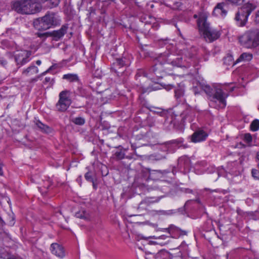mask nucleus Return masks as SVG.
<instances>
[{
  "label": "nucleus",
  "mask_w": 259,
  "mask_h": 259,
  "mask_svg": "<svg viewBox=\"0 0 259 259\" xmlns=\"http://www.w3.org/2000/svg\"><path fill=\"white\" fill-rule=\"evenodd\" d=\"M139 131H118L117 134L119 138L126 141L130 140L132 150L136 153V149L141 145L161 144L158 141V136L153 131H147L140 132Z\"/></svg>",
  "instance_id": "2"
},
{
  "label": "nucleus",
  "mask_w": 259,
  "mask_h": 259,
  "mask_svg": "<svg viewBox=\"0 0 259 259\" xmlns=\"http://www.w3.org/2000/svg\"><path fill=\"white\" fill-rule=\"evenodd\" d=\"M252 59V55L249 53H243L237 59L236 63L241 61H249Z\"/></svg>",
  "instance_id": "30"
},
{
  "label": "nucleus",
  "mask_w": 259,
  "mask_h": 259,
  "mask_svg": "<svg viewBox=\"0 0 259 259\" xmlns=\"http://www.w3.org/2000/svg\"><path fill=\"white\" fill-rule=\"evenodd\" d=\"M142 180L148 181L149 180H156V170H151L149 168H143L140 174Z\"/></svg>",
  "instance_id": "20"
},
{
  "label": "nucleus",
  "mask_w": 259,
  "mask_h": 259,
  "mask_svg": "<svg viewBox=\"0 0 259 259\" xmlns=\"http://www.w3.org/2000/svg\"><path fill=\"white\" fill-rule=\"evenodd\" d=\"M167 154L161 155L160 154H155L154 156L155 159L157 161L162 160L166 159Z\"/></svg>",
  "instance_id": "45"
},
{
  "label": "nucleus",
  "mask_w": 259,
  "mask_h": 259,
  "mask_svg": "<svg viewBox=\"0 0 259 259\" xmlns=\"http://www.w3.org/2000/svg\"><path fill=\"white\" fill-rule=\"evenodd\" d=\"M236 212H237V214L239 215H241V216H244L245 215H246V212H244L242 210H241L239 208H237Z\"/></svg>",
  "instance_id": "52"
},
{
  "label": "nucleus",
  "mask_w": 259,
  "mask_h": 259,
  "mask_svg": "<svg viewBox=\"0 0 259 259\" xmlns=\"http://www.w3.org/2000/svg\"><path fill=\"white\" fill-rule=\"evenodd\" d=\"M242 139L247 145L242 142H240L236 144V147L238 148H245L247 146H250L252 145V137L249 133H246L242 136Z\"/></svg>",
  "instance_id": "24"
},
{
  "label": "nucleus",
  "mask_w": 259,
  "mask_h": 259,
  "mask_svg": "<svg viewBox=\"0 0 259 259\" xmlns=\"http://www.w3.org/2000/svg\"><path fill=\"white\" fill-rule=\"evenodd\" d=\"M31 52L29 51L22 50L15 56V60L18 65L22 66L28 63L30 60Z\"/></svg>",
  "instance_id": "15"
},
{
  "label": "nucleus",
  "mask_w": 259,
  "mask_h": 259,
  "mask_svg": "<svg viewBox=\"0 0 259 259\" xmlns=\"http://www.w3.org/2000/svg\"><path fill=\"white\" fill-rule=\"evenodd\" d=\"M246 215L249 217L250 219L254 220H256L258 219L257 214L258 212L257 211H247L246 212Z\"/></svg>",
  "instance_id": "40"
},
{
  "label": "nucleus",
  "mask_w": 259,
  "mask_h": 259,
  "mask_svg": "<svg viewBox=\"0 0 259 259\" xmlns=\"http://www.w3.org/2000/svg\"><path fill=\"white\" fill-rule=\"evenodd\" d=\"M53 66H51L48 70H47L46 71H45L43 73V74L45 75L47 73L49 72L51 70H52L53 69Z\"/></svg>",
  "instance_id": "60"
},
{
  "label": "nucleus",
  "mask_w": 259,
  "mask_h": 259,
  "mask_svg": "<svg viewBox=\"0 0 259 259\" xmlns=\"http://www.w3.org/2000/svg\"><path fill=\"white\" fill-rule=\"evenodd\" d=\"M1 257L5 259H18L15 255L10 254L8 253H7L6 254H2Z\"/></svg>",
  "instance_id": "44"
},
{
  "label": "nucleus",
  "mask_w": 259,
  "mask_h": 259,
  "mask_svg": "<svg viewBox=\"0 0 259 259\" xmlns=\"http://www.w3.org/2000/svg\"><path fill=\"white\" fill-rule=\"evenodd\" d=\"M208 136V134L205 131H195L194 133L188 138L191 142L196 143L205 141Z\"/></svg>",
  "instance_id": "17"
},
{
  "label": "nucleus",
  "mask_w": 259,
  "mask_h": 259,
  "mask_svg": "<svg viewBox=\"0 0 259 259\" xmlns=\"http://www.w3.org/2000/svg\"><path fill=\"white\" fill-rule=\"evenodd\" d=\"M114 148L115 149L112 151V155L111 158L115 160H120L124 158L126 149L124 148L121 145H118Z\"/></svg>",
  "instance_id": "21"
},
{
  "label": "nucleus",
  "mask_w": 259,
  "mask_h": 259,
  "mask_svg": "<svg viewBox=\"0 0 259 259\" xmlns=\"http://www.w3.org/2000/svg\"><path fill=\"white\" fill-rule=\"evenodd\" d=\"M256 8L254 4L247 3L241 7L236 14L235 20L238 26H244L247 23L248 16Z\"/></svg>",
  "instance_id": "8"
},
{
  "label": "nucleus",
  "mask_w": 259,
  "mask_h": 259,
  "mask_svg": "<svg viewBox=\"0 0 259 259\" xmlns=\"http://www.w3.org/2000/svg\"><path fill=\"white\" fill-rule=\"evenodd\" d=\"M11 58H12V56L8 52H7L4 56H0V64L2 66L6 67L8 64V60Z\"/></svg>",
  "instance_id": "29"
},
{
  "label": "nucleus",
  "mask_w": 259,
  "mask_h": 259,
  "mask_svg": "<svg viewBox=\"0 0 259 259\" xmlns=\"http://www.w3.org/2000/svg\"><path fill=\"white\" fill-rule=\"evenodd\" d=\"M155 61V65L149 71L157 78H162L165 73H168V71L171 69V66L185 68L196 66L200 60L197 48L193 47L184 49L181 54L177 57L167 54H160Z\"/></svg>",
  "instance_id": "1"
},
{
  "label": "nucleus",
  "mask_w": 259,
  "mask_h": 259,
  "mask_svg": "<svg viewBox=\"0 0 259 259\" xmlns=\"http://www.w3.org/2000/svg\"><path fill=\"white\" fill-rule=\"evenodd\" d=\"M184 87L179 85V87L175 90V97L177 100H179L180 101L182 102L181 98L184 96Z\"/></svg>",
  "instance_id": "33"
},
{
  "label": "nucleus",
  "mask_w": 259,
  "mask_h": 259,
  "mask_svg": "<svg viewBox=\"0 0 259 259\" xmlns=\"http://www.w3.org/2000/svg\"><path fill=\"white\" fill-rule=\"evenodd\" d=\"M59 100L56 104V109L59 112H65L70 106L72 102L70 98V92L64 90L59 95Z\"/></svg>",
  "instance_id": "10"
},
{
  "label": "nucleus",
  "mask_w": 259,
  "mask_h": 259,
  "mask_svg": "<svg viewBox=\"0 0 259 259\" xmlns=\"http://www.w3.org/2000/svg\"><path fill=\"white\" fill-rule=\"evenodd\" d=\"M154 227H156V230L157 231H161V232H166V233H169V230H168V227L167 228H157V224H155L154 225Z\"/></svg>",
  "instance_id": "48"
},
{
  "label": "nucleus",
  "mask_w": 259,
  "mask_h": 259,
  "mask_svg": "<svg viewBox=\"0 0 259 259\" xmlns=\"http://www.w3.org/2000/svg\"><path fill=\"white\" fill-rule=\"evenodd\" d=\"M68 28V24H64L62 26L61 28L57 30H54L52 32H47L45 33H37V35L39 37H47L52 36L54 40L57 41L63 37L67 32Z\"/></svg>",
  "instance_id": "13"
},
{
  "label": "nucleus",
  "mask_w": 259,
  "mask_h": 259,
  "mask_svg": "<svg viewBox=\"0 0 259 259\" xmlns=\"http://www.w3.org/2000/svg\"><path fill=\"white\" fill-rule=\"evenodd\" d=\"M61 20L54 13H48L44 17L35 20L34 27L39 30H45L60 24Z\"/></svg>",
  "instance_id": "6"
},
{
  "label": "nucleus",
  "mask_w": 259,
  "mask_h": 259,
  "mask_svg": "<svg viewBox=\"0 0 259 259\" xmlns=\"http://www.w3.org/2000/svg\"><path fill=\"white\" fill-rule=\"evenodd\" d=\"M92 184H93V188L95 189V190H96L97 189V184H95V180L93 181V182H92Z\"/></svg>",
  "instance_id": "62"
},
{
  "label": "nucleus",
  "mask_w": 259,
  "mask_h": 259,
  "mask_svg": "<svg viewBox=\"0 0 259 259\" xmlns=\"http://www.w3.org/2000/svg\"><path fill=\"white\" fill-rule=\"evenodd\" d=\"M76 181L79 184L80 186H81V181H82V176L81 175L79 176L77 178Z\"/></svg>",
  "instance_id": "53"
},
{
  "label": "nucleus",
  "mask_w": 259,
  "mask_h": 259,
  "mask_svg": "<svg viewBox=\"0 0 259 259\" xmlns=\"http://www.w3.org/2000/svg\"><path fill=\"white\" fill-rule=\"evenodd\" d=\"M208 165V162L205 160H202L197 161L195 163V171L198 175L204 174V169Z\"/></svg>",
  "instance_id": "25"
},
{
  "label": "nucleus",
  "mask_w": 259,
  "mask_h": 259,
  "mask_svg": "<svg viewBox=\"0 0 259 259\" xmlns=\"http://www.w3.org/2000/svg\"><path fill=\"white\" fill-rule=\"evenodd\" d=\"M52 185V182L50 180H48L45 183L44 187L46 188L47 190L51 189V187Z\"/></svg>",
  "instance_id": "50"
},
{
  "label": "nucleus",
  "mask_w": 259,
  "mask_h": 259,
  "mask_svg": "<svg viewBox=\"0 0 259 259\" xmlns=\"http://www.w3.org/2000/svg\"><path fill=\"white\" fill-rule=\"evenodd\" d=\"M174 86L171 84L165 85L164 87L167 91H169L173 88Z\"/></svg>",
  "instance_id": "56"
},
{
  "label": "nucleus",
  "mask_w": 259,
  "mask_h": 259,
  "mask_svg": "<svg viewBox=\"0 0 259 259\" xmlns=\"http://www.w3.org/2000/svg\"><path fill=\"white\" fill-rule=\"evenodd\" d=\"M36 125H37V127L39 128V130H46V128H48L47 125H45L38 120L36 121Z\"/></svg>",
  "instance_id": "47"
},
{
  "label": "nucleus",
  "mask_w": 259,
  "mask_h": 259,
  "mask_svg": "<svg viewBox=\"0 0 259 259\" xmlns=\"http://www.w3.org/2000/svg\"><path fill=\"white\" fill-rule=\"evenodd\" d=\"M152 199H154V200H153L151 201L152 202H158L160 200V198H153Z\"/></svg>",
  "instance_id": "61"
},
{
  "label": "nucleus",
  "mask_w": 259,
  "mask_h": 259,
  "mask_svg": "<svg viewBox=\"0 0 259 259\" xmlns=\"http://www.w3.org/2000/svg\"><path fill=\"white\" fill-rule=\"evenodd\" d=\"M202 229L205 232H209L214 230L212 220L210 219L206 220L202 225Z\"/></svg>",
  "instance_id": "28"
},
{
  "label": "nucleus",
  "mask_w": 259,
  "mask_h": 259,
  "mask_svg": "<svg viewBox=\"0 0 259 259\" xmlns=\"http://www.w3.org/2000/svg\"><path fill=\"white\" fill-rule=\"evenodd\" d=\"M6 75H1L0 74V83L4 80L6 79Z\"/></svg>",
  "instance_id": "58"
},
{
  "label": "nucleus",
  "mask_w": 259,
  "mask_h": 259,
  "mask_svg": "<svg viewBox=\"0 0 259 259\" xmlns=\"http://www.w3.org/2000/svg\"><path fill=\"white\" fill-rule=\"evenodd\" d=\"M237 166L238 163L236 161L228 163L227 166L228 172L231 175H237L239 173Z\"/></svg>",
  "instance_id": "27"
},
{
  "label": "nucleus",
  "mask_w": 259,
  "mask_h": 259,
  "mask_svg": "<svg viewBox=\"0 0 259 259\" xmlns=\"http://www.w3.org/2000/svg\"><path fill=\"white\" fill-rule=\"evenodd\" d=\"M62 78L69 82H76L78 81V77L77 74L68 73L63 75Z\"/></svg>",
  "instance_id": "31"
},
{
  "label": "nucleus",
  "mask_w": 259,
  "mask_h": 259,
  "mask_svg": "<svg viewBox=\"0 0 259 259\" xmlns=\"http://www.w3.org/2000/svg\"><path fill=\"white\" fill-rule=\"evenodd\" d=\"M84 178L89 182H93V181L94 180V176L92 172L91 171H89L85 174Z\"/></svg>",
  "instance_id": "39"
},
{
  "label": "nucleus",
  "mask_w": 259,
  "mask_h": 259,
  "mask_svg": "<svg viewBox=\"0 0 259 259\" xmlns=\"http://www.w3.org/2000/svg\"><path fill=\"white\" fill-rule=\"evenodd\" d=\"M184 139L179 138L166 142L164 144L163 150L166 151L167 153H173L178 148L185 149L188 148L189 146L187 144H184Z\"/></svg>",
  "instance_id": "12"
},
{
  "label": "nucleus",
  "mask_w": 259,
  "mask_h": 259,
  "mask_svg": "<svg viewBox=\"0 0 259 259\" xmlns=\"http://www.w3.org/2000/svg\"><path fill=\"white\" fill-rule=\"evenodd\" d=\"M176 166L177 172H180L183 175H188L192 168L190 158L187 155H183L177 159Z\"/></svg>",
  "instance_id": "11"
},
{
  "label": "nucleus",
  "mask_w": 259,
  "mask_h": 259,
  "mask_svg": "<svg viewBox=\"0 0 259 259\" xmlns=\"http://www.w3.org/2000/svg\"><path fill=\"white\" fill-rule=\"evenodd\" d=\"M149 244H151V245H152V244H158V243L156 242V241H149Z\"/></svg>",
  "instance_id": "63"
},
{
  "label": "nucleus",
  "mask_w": 259,
  "mask_h": 259,
  "mask_svg": "<svg viewBox=\"0 0 259 259\" xmlns=\"http://www.w3.org/2000/svg\"><path fill=\"white\" fill-rule=\"evenodd\" d=\"M129 64L130 62L126 58H117L113 63L111 69L119 76L124 71V68Z\"/></svg>",
  "instance_id": "14"
},
{
  "label": "nucleus",
  "mask_w": 259,
  "mask_h": 259,
  "mask_svg": "<svg viewBox=\"0 0 259 259\" xmlns=\"http://www.w3.org/2000/svg\"><path fill=\"white\" fill-rule=\"evenodd\" d=\"M169 234L170 238L178 239L184 236L188 235V231L182 230L174 224L168 226Z\"/></svg>",
  "instance_id": "16"
},
{
  "label": "nucleus",
  "mask_w": 259,
  "mask_h": 259,
  "mask_svg": "<svg viewBox=\"0 0 259 259\" xmlns=\"http://www.w3.org/2000/svg\"><path fill=\"white\" fill-rule=\"evenodd\" d=\"M231 4L234 5H240L243 3L244 0H228Z\"/></svg>",
  "instance_id": "46"
},
{
  "label": "nucleus",
  "mask_w": 259,
  "mask_h": 259,
  "mask_svg": "<svg viewBox=\"0 0 259 259\" xmlns=\"http://www.w3.org/2000/svg\"><path fill=\"white\" fill-rule=\"evenodd\" d=\"M176 166L170 165L166 169L156 170L157 179H161L162 181L171 183L176 179L177 174Z\"/></svg>",
  "instance_id": "9"
},
{
  "label": "nucleus",
  "mask_w": 259,
  "mask_h": 259,
  "mask_svg": "<svg viewBox=\"0 0 259 259\" xmlns=\"http://www.w3.org/2000/svg\"><path fill=\"white\" fill-rule=\"evenodd\" d=\"M3 164L2 162H0V176H3L4 175V171L3 169Z\"/></svg>",
  "instance_id": "55"
},
{
  "label": "nucleus",
  "mask_w": 259,
  "mask_h": 259,
  "mask_svg": "<svg viewBox=\"0 0 259 259\" xmlns=\"http://www.w3.org/2000/svg\"><path fill=\"white\" fill-rule=\"evenodd\" d=\"M232 57L231 56H227L225 58V62H226L227 61H232Z\"/></svg>",
  "instance_id": "57"
},
{
  "label": "nucleus",
  "mask_w": 259,
  "mask_h": 259,
  "mask_svg": "<svg viewBox=\"0 0 259 259\" xmlns=\"http://www.w3.org/2000/svg\"><path fill=\"white\" fill-rule=\"evenodd\" d=\"M178 190L180 192L185 194H193L194 193L193 190L188 188L180 187L179 188Z\"/></svg>",
  "instance_id": "41"
},
{
  "label": "nucleus",
  "mask_w": 259,
  "mask_h": 259,
  "mask_svg": "<svg viewBox=\"0 0 259 259\" xmlns=\"http://www.w3.org/2000/svg\"><path fill=\"white\" fill-rule=\"evenodd\" d=\"M215 171L219 175V173L217 171V169L215 167V166L213 165L210 164L209 163H208V165L207 166L206 168L204 169V173L212 174V173H214Z\"/></svg>",
  "instance_id": "35"
},
{
  "label": "nucleus",
  "mask_w": 259,
  "mask_h": 259,
  "mask_svg": "<svg viewBox=\"0 0 259 259\" xmlns=\"http://www.w3.org/2000/svg\"><path fill=\"white\" fill-rule=\"evenodd\" d=\"M189 200H188L186 203L185 204L178 209H171V215L179 214H184L186 213V209H185V206L189 202Z\"/></svg>",
  "instance_id": "34"
},
{
  "label": "nucleus",
  "mask_w": 259,
  "mask_h": 259,
  "mask_svg": "<svg viewBox=\"0 0 259 259\" xmlns=\"http://www.w3.org/2000/svg\"><path fill=\"white\" fill-rule=\"evenodd\" d=\"M239 41L243 47L251 49L259 46V29H251L246 31L239 37Z\"/></svg>",
  "instance_id": "7"
},
{
  "label": "nucleus",
  "mask_w": 259,
  "mask_h": 259,
  "mask_svg": "<svg viewBox=\"0 0 259 259\" xmlns=\"http://www.w3.org/2000/svg\"><path fill=\"white\" fill-rule=\"evenodd\" d=\"M156 214L158 215H171V210H155Z\"/></svg>",
  "instance_id": "42"
},
{
  "label": "nucleus",
  "mask_w": 259,
  "mask_h": 259,
  "mask_svg": "<svg viewBox=\"0 0 259 259\" xmlns=\"http://www.w3.org/2000/svg\"><path fill=\"white\" fill-rule=\"evenodd\" d=\"M41 5L35 0H21L13 4V9L22 14H33L41 10Z\"/></svg>",
  "instance_id": "5"
},
{
  "label": "nucleus",
  "mask_w": 259,
  "mask_h": 259,
  "mask_svg": "<svg viewBox=\"0 0 259 259\" xmlns=\"http://www.w3.org/2000/svg\"><path fill=\"white\" fill-rule=\"evenodd\" d=\"M251 176L255 180H259V170L252 168L251 170Z\"/></svg>",
  "instance_id": "43"
},
{
  "label": "nucleus",
  "mask_w": 259,
  "mask_h": 259,
  "mask_svg": "<svg viewBox=\"0 0 259 259\" xmlns=\"http://www.w3.org/2000/svg\"><path fill=\"white\" fill-rule=\"evenodd\" d=\"M38 72V69L35 66L32 65L28 67L26 69L23 71V73L27 75L29 74H34Z\"/></svg>",
  "instance_id": "32"
},
{
  "label": "nucleus",
  "mask_w": 259,
  "mask_h": 259,
  "mask_svg": "<svg viewBox=\"0 0 259 259\" xmlns=\"http://www.w3.org/2000/svg\"><path fill=\"white\" fill-rule=\"evenodd\" d=\"M200 85L198 87H194L193 89V91L195 95L199 94L201 93V91H202L201 88H200Z\"/></svg>",
  "instance_id": "51"
},
{
  "label": "nucleus",
  "mask_w": 259,
  "mask_h": 259,
  "mask_svg": "<svg viewBox=\"0 0 259 259\" xmlns=\"http://www.w3.org/2000/svg\"><path fill=\"white\" fill-rule=\"evenodd\" d=\"M180 251L175 255L171 254V259H187L189 253V247L185 241H183L179 247Z\"/></svg>",
  "instance_id": "18"
},
{
  "label": "nucleus",
  "mask_w": 259,
  "mask_h": 259,
  "mask_svg": "<svg viewBox=\"0 0 259 259\" xmlns=\"http://www.w3.org/2000/svg\"><path fill=\"white\" fill-rule=\"evenodd\" d=\"M200 88L208 96L210 106L215 108H224L226 106V98L228 96L221 89L217 88L214 92L208 85H200Z\"/></svg>",
  "instance_id": "3"
},
{
  "label": "nucleus",
  "mask_w": 259,
  "mask_h": 259,
  "mask_svg": "<svg viewBox=\"0 0 259 259\" xmlns=\"http://www.w3.org/2000/svg\"><path fill=\"white\" fill-rule=\"evenodd\" d=\"M226 7H227V6L225 3H219L215 7L213 13L216 16L224 17L227 14V11L226 9Z\"/></svg>",
  "instance_id": "23"
},
{
  "label": "nucleus",
  "mask_w": 259,
  "mask_h": 259,
  "mask_svg": "<svg viewBox=\"0 0 259 259\" xmlns=\"http://www.w3.org/2000/svg\"><path fill=\"white\" fill-rule=\"evenodd\" d=\"M15 223V217H14V215H13L12 217V220L9 222V224L10 226H13L14 225Z\"/></svg>",
  "instance_id": "54"
},
{
  "label": "nucleus",
  "mask_w": 259,
  "mask_h": 259,
  "mask_svg": "<svg viewBox=\"0 0 259 259\" xmlns=\"http://www.w3.org/2000/svg\"><path fill=\"white\" fill-rule=\"evenodd\" d=\"M253 20L256 24H259V10L256 12Z\"/></svg>",
  "instance_id": "49"
},
{
  "label": "nucleus",
  "mask_w": 259,
  "mask_h": 259,
  "mask_svg": "<svg viewBox=\"0 0 259 259\" xmlns=\"http://www.w3.org/2000/svg\"><path fill=\"white\" fill-rule=\"evenodd\" d=\"M259 129V120L255 119L253 120L250 125V130H258Z\"/></svg>",
  "instance_id": "38"
},
{
  "label": "nucleus",
  "mask_w": 259,
  "mask_h": 259,
  "mask_svg": "<svg viewBox=\"0 0 259 259\" xmlns=\"http://www.w3.org/2000/svg\"><path fill=\"white\" fill-rule=\"evenodd\" d=\"M147 254H150V259H171V254L166 249H161L156 253L148 252Z\"/></svg>",
  "instance_id": "19"
},
{
  "label": "nucleus",
  "mask_w": 259,
  "mask_h": 259,
  "mask_svg": "<svg viewBox=\"0 0 259 259\" xmlns=\"http://www.w3.org/2000/svg\"><path fill=\"white\" fill-rule=\"evenodd\" d=\"M197 25L199 32L202 33L205 40L209 42H212L218 39L221 34L220 31L209 26L206 16H199L197 20Z\"/></svg>",
  "instance_id": "4"
},
{
  "label": "nucleus",
  "mask_w": 259,
  "mask_h": 259,
  "mask_svg": "<svg viewBox=\"0 0 259 259\" xmlns=\"http://www.w3.org/2000/svg\"><path fill=\"white\" fill-rule=\"evenodd\" d=\"M72 122L76 125H81L85 123V119L81 117H77L72 120Z\"/></svg>",
  "instance_id": "36"
},
{
  "label": "nucleus",
  "mask_w": 259,
  "mask_h": 259,
  "mask_svg": "<svg viewBox=\"0 0 259 259\" xmlns=\"http://www.w3.org/2000/svg\"><path fill=\"white\" fill-rule=\"evenodd\" d=\"M256 158L259 161V151L256 153Z\"/></svg>",
  "instance_id": "64"
},
{
  "label": "nucleus",
  "mask_w": 259,
  "mask_h": 259,
  "mask_svg": "<svg viewBox=\"0 0 259 259\" xmlns=\"http://www.w3.org/2000/svg\"><path fill=\"white\" fill-rule=\"evenodd\" d=\"M75 217L85 221H90L91 219V215L90 211L84 208H81L75 214Z\"/></svg>",
  "instance_id": "26"
},
{
  "label": "nucleus",
  "mask_w": 259,
  "mask_h": 259,
  "mask_svg": "<svg viewBox=\"0 0 259 259\" xmlns=\"http://www.w3.org/2000/svg\"><path fill=\"white\" fill-rule=\"evenodd\" d=\"M141 73H143L144 74V76L146 77L147 76V74H146V73L142 70H140L139 71L137 74V75H140L139 74H141Z\"/></svg>",
  "instance_id": "59"
},
{
  "label": "nucleus",
  "mask_w": 259,
  "mask_h": 259,
  "mask_svg": "<svg viewBox=\"0 0 259 259\" xmlns=\"http://www.w3.org/2000/svg\"><path fill=\"white\" fill-rule=\"evenodd\" d=\"M169 238H170V235L167 236V235H162L159 236H149L147 237H142L143 239H146V240L150 239V238H153V239H155L165 240Z\"/></svg>",
  "instance_id": "37"
},
{
  "label": "nucleus",
  "mask_w": 259,
  "mask_h": 259,
  "mask_svg": "<svg viewBox=\"0 0 259 259\" xmlns=\"http://www.w3.org/2000/svg\"><path fill=\"white\" fill-rule=\"evenodd\" d=\"M51 252L56 256L62 258L65 256V251L62 246L57 243H53L51 245Z\"/></svg>",
  "instance_id": "22"
}]
</instances>
